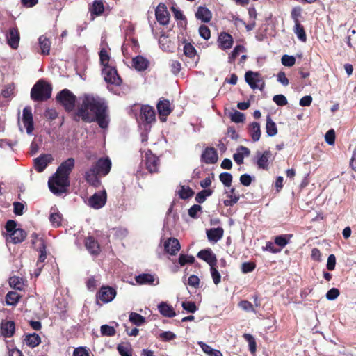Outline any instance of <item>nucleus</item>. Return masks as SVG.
Here are the masks:
<instances>
[{"label": "nucleus", "mask_w": 356, "mask_h": 356, "mask_svg": "<svg viewBox=\"0 0 356 356\" xmlns=\"http://www.w3.org/2000/svg\"><path fill=\"white\" fill-rule=\"evenodd\" d=\"M76 115L87 122L97 121L102 129L108 125L109 119L104 100L92 94H84L79 97Z\"/></svg>", "instance_id": "1"}, {"label": "nucleus", "mask_w": 356, "mask_h": 356, "mask_svg": "<svg viewBox=\"0 0 356 356\" xmlns=\"http://www.w3.org/2000/svg\"><path fill=\"white\" fill-rule=\"evenodd\" d=\"M74 163L73 158L67 159L60 165L54 175L49 179V188L54 194L60 195L67 191L70 185L69 175L74 168Z\"/></svg>", "instance_id": "2"}, {"label": "nucleus", "mask_w": 356, "mask_h": 356, "mask_svg": "<svg viewBox=\"0 0 356 356\" xmlns=\"http://www.w3.org/2000/svg\"><path fill=\"white\" fill-rule=\"evenodd\" d=\"M51 95V86L44 81L40 80L32 88L31 97L34 101H43L49 99Z\"/></svg>", "instance_id": "3"}, {"label": "nucleus", "mask_w": 356, "mask_h": 356, "mask_svg": "<svg viewBox=\"0 0 356 356\" xmlns=\"http://www.w3.org/2000/svg\"><path fill=\"white\" fill-rule=\"evenodd\" d=\"M56 98L67 111H71L74 109L76 97L69 90H63L58 94Z\"/></svg>", "instance_id": "4"}, {"label": "nucleus", "mask_w": 356, "mask_h": 356, "mask_svg": "<svg viewBox=\"0 0 356 356\" xmlns=\"http://www.w3.org/2000/svg\"><path fill=\"white\" fill-rule=\"evenodd\" d=\"M245 79L253 90L259 89L262 90L265 86L264 81L258 72L248 71L245 74Z\"/></svg>", "instance_id": "5"}, {"label": "nucleus", "mask_w": 356, "mask_h": 356, "mask_svg": "<svg viewBox=\"0 0 356 356\" xmlns=\"http://www.w3.org/2000/svg\"><path fill=\"white\" fill-rule=\"evenodd\" d=\"M102 74L106 82L115 86H120L122 83V79L118 75L115 67L107 66L102 68Z\"/></svg>", "instance_id": "6"}, {"label": "nucleus", "mask_w": 356, "mask_h": 356, "mask_svg": "<svg viewBox=\"0 0 356 356\" xmlns=\"http://www.w3.org/2000/svg\"><path fill=\"white\" fill-rule=\"evenodd\" d=\"M107 195L105 190L93 194L88 200V204L95 209H99L102 208L106 202Z\"/></svg>", "instance_id": "7"}, {"label": "nucleus", "mask_w": 356, "mask_h": 356, "mask_svg": "<svg viewBox=\"0 0 356 356\" xmlns=\"http://www.w3.org/2000/svg\"><path fill=\"white\" fill-rule=\"evenodd\" d=\"M140 120L146 123L145 124V129L149 130L150 127L148 125L155 121V111L153 107L144 105L140 108Z\"/></svg>", "instance_id": "8"}, {"label": "nucleus", "mask_w": 356, "mask_h": 356, "mask_svg": "<svg viewBox=\"0 0 356 356\" xmlns=\"http://www.w3.org/2000/svg\"><path fill=\"white\" fill-rule=\"evenodd\" d=\"M116 296V291L111 286H102L97 294V300L108 303L111 302Z\"/></svg>", "instance_id": "9"}, {"label": "nucleus", "mask_w": 356, "mask_h": 356, "mask_svg": "<svg viewBox=\"0 0 356 356\" xmlns=\"http://www.w3.org/2000/svg\"><path fill=\"white\" fill-rule=\"evenodd\" d=\"M155 16L158 22L161 25H167L170 21V13L164 3H159L155 10Z\"/></svg>", "instance_id": "10"}, {"label": "nucleus", "mask_w": 356, "mask_h": 356, "mask_svg": "<svg viewBox=\"0 0 356 356\" xmlns=\"http://www.w3.org/2000/svg\"><path fill=\"white\" fill-rule=\"evenodd\" d=\"M156 107L161 121L165 122L166 117L170 115L172 111L170 102L167 99H161L158 102Z\"/></svg>", "instance_id": "11"}, {"label": "nucleus", "mask_w": 356, "mask_h": 356, "mask_svg": "<svg viewBox=\"0 0 356 356\" xmlns=\"http://www.w3.org/2000/svg\"><path fill=\"white\" fill-rule=\"evenodd\" d=\"M100 175H106L111 170V161L108 158L99 159L92 166Z\"/></svg>", "instance_id": "12"}, {"label": "nucleus", "mask_w": 356, "mask_h": 356, "mask_svg": "<svg viewBox=\"0 0 356 356\" xmlns=\"http://www.w3.org/2000/svg\"><path fill=\"white\" fill-rule=\"evenodd\" d=\"M22 120L26 129L27 134L31 135L33 130V115L31 108L25 107L24 108Z\"/></svg>", "instance_id": "13"}, {"label": "nucleus", "mask_w": 356, "mask_h": 356, "mask_svg": "<svg viewBox=\"0 0 356 356\" xmlns=\"http://www.w3.org/2000/svg\"><path fill=\"white\" fill-rule=\"evenodd\" d=\"M165 251L171 254L175 255L180 250V243L177 238H168L163 243Z\"/></svg>", "instance_id": "14"}, {"label": "nucleus", "mask_w": 356, "mask_h": 356, "mask_svg": "<svg viewBox=\"0 0 356 356\" xmlns=\"http://www.w3.org/2000/svg\"><path fill=\"white\" fill-rule=\"evenodd\" d=\"M218 47L222 50H227L232 48L234 40L232 36L225 32L220 33L218 38Z\"/></svg>", "instance_id": "15"}, {"label": "nucleus", "mask_w": 356, "mask_h": 356, "mask_svg": "<svg viewBox=\"0 0 356 356\" xmlns=\"http://www.w3.org/2000/svg\"><path fill=\"white\" fill-rule=\"evenodd\" d=\"M136 281L139 284H149L156 286L159 284V278L149 273H143L136 276Z\"/></svg>", "instance_id": "16"}, {"label": "nucleus", "mask_w": 356, "mask_h": 356, "mask_svg": "<svg viewBox=\"0 0 356 356\" xmlns=\"http://www.w3.org/2000/svg\"><path fill=\"white\" fill-rule=\"evenodd\" d=\"M145 161L147 168L150 172H155L159 168V159L150 151L145 152Z\"/></svg>", "instance_id": "17"}, {"label": "nucleus", "mask_w": 356, "mask_h": 356, "mask_svg": "<svg viewBox=\"0 0 356 356\" xmlns=\"http://www.w3.org/2000/svg\"><path fill=\"white\" fill-rule=\"evenodd\" d=\"M51 161L52 156L51 154H42L40 156L34 160L35 170L38 172H42Z\"/></svg>", "instance_id": "18"}, {"label": "nucleus", "mask_w": 356, "mask_h": 356, "mask_svg": "<svg viewBox=\"0 0 356 356\" xmlns=\"http://www.w3.org/2000/svg\"><path fill=\"white\" fill-rule=\"evenodd\" d=\"M197 257L206 261L210 266L216 264V257L210 249L200 250L197 254Z\"/></svg>", "instance_id": "19"}, {"label": "nucleus", "mask_w": 356, "mask_h": 356, "mask_svg": "<svg viewBox=\"0 0 356 356\" xmlns=\"http://www.w3.org/2000/svg\"><path fill=\"white\" fill-rule=\"evenodd\" d=\"M8 44L16 49L19 46V33L17 28H11L6 35Z\"/></svg>", "instance_id": "20"}, {"label": "nucleus", "mask_w": 356, "mask_h": 356, "mask_svg": "<svg viewBox=\"0 0 356 356\" xmlns=\"http://www.w3.org/2000/svg\"><path fill=\"white\" fill-rule=\"evenodd\" d=\"M26 237V233L22 229H17V230H14L9 234L6 238V241L8 243H13L14 244H17L22 242Z\"/></svg>", "instance_id": "21"}, {"label": "nucleus", "mask_w": 356, "mask_h": 356, "mask_svg": "<svg viewBox=\"0 0 356 356\" xmlns=\"http://www.w3.org/2000/svg\"><path fill=\"white\" fill-rule=\"evenodd\" d=\"M257 164L259 168L267 169L268 166V161L271 157V152L268 150L261 153H257Z\"/></svg>", "instance_id": "22"}, {"label": "nucleus", "mask_w": 356, "mask_h": 356, "mask_svg": "<svg viewBox=\"0 0 356 356\" xmlns=\"http://www.w3.org/2000/svg\"><path fill=\"white\" fill-rule=\"evenodd\" d=\"M99 175V174L96 171V170L92 167L89 170L86 172L85 179L90 185L95 187H98L101 184L98 177Z\"/></svg>", "instance_id": "23"}, {"label": "nucleus", "mask_w": 356, "mask_h": 356, "mask_svg": "<svg viewBox=\"0 0 356 356\" xmlns=\"http://www.w3.org/2000/svg\"><path fill=\"white\" fill-rule=\"evenodd\" d=\"M224 230L222 227L212 228L207 230V236L209 241L216 243L223 236Z\"/></svg>", "instance_id": "24"}, {"label": "nucleus", "mask_w": 356, "mask_h": 356, "mask_svg": "<svg viewBox=\"0 0 356 356\" xmlns=\"http://www.w3.org/2000/svg\"><path fill=\"white\" fill-rule=\"evenodd\" d=\"M202 159L206 163H215L218 160V154L214 148H207L202 154Z\"/></svg>", "instance_id": "25"}, {"label": "nucleus", "mask_w": 356, "mask_h": 356, "mask_svg": "<svg viewBox=\"0 0 356 356\" xmlns=\"http://www.w3.org/2000/svg\"><path fill=\"white\" fill-rule=\"evenodd\" d=\"M158 309L160 314L165 317L172 318L176 315L174 308L166 302H161L158 305Z\"/></svg>", "instance_id": "26"}, {"label": "nucleus", "mask_w": 356, "mask_h": 356, "mask_svg": "<svg viewBox=\"0 0 356 356\" xmlns=\"http://www.w3.org/2000/svg\"><path fill=\"white\" fill-rule=\"evenodd\" d=\"M227 193L228 199L225 200L223 203L226 207H232L240 199V194L236 190L235 188H232L229 191L226 192Z\"/></svg>", "instance_id": "27"}, {"label": "nucleus", "mask_w": 356, "mask_h": 356, "mask_svg": "<svg viewBox=\"0 0 356 356\" xmlns=\"http://www.w3.org/2000/svg\"><path fill=\"white\" fill-rule=\"evenodd\" d=\"M15 325L13 321H4L1 325V334L5 337H10L15 332Z\"/></svg>", "instance_id": "28"}, {"label": "nucleus", "mask_w": 356, "mask_h": 356, "mask_svg": "<svg viewBox=\"0 0 356 356\" xmlns=\"http://www.w3.org/2000/svg\"><path fill=\"white\" fill-rule=\"evenodd\" d=\"M195 16L202 22H209L212 18V13L207 8L200 6L197 8Z\"/></svg>", "instance_id": "29"}, {"label": "nucleus", "mask_w": 356, "mask_h": 356, "mask_svg": "<svg viewBox=\"0 0 356 356\" xmlns=\"http://www.w3.org/2000/svg\"><path fill=\"white\" fill-rule=\"evenodd\" d=\"M148 60L141 56H137L132 60L133 67L138 71H143L148 67Z\"/></svg>", "instance_id": "30"}, {"label": "nucleus", "mask_w": 356, "mask_h": 356, "mask_svg": "<svg viewBox=\"0 0 356 356\" xmlns=\"http://www.w3.org/2000/svg\"><path fill=\"white\" fill-rule=\"evenodd\" d=\"M33 243H38V246H35V248L40 252L39 259L38 261V265H39L40 263L44 262V260L47 259L46 247L44 241L42 238H38L37 237L36 241H33Z\"/></svg>", "instance_id": "31"}, {"label": "nucleus", "mask_w": 356, "mask_h": 356, "mask_svg": "<svg viewBox=\"0 0 356 356\" xmlns=\"http://www.w3.org/2000/svg\"><path fill=\"white\" fill-rule=\"evenodd\" d=\"M87 250L92 254H97L99 252V246L97 241L92 237H88L85 241Z\"/></svg>", "instance_id": "32"}, {"label": "nucleus", "mask_w": 356, "mask_h": 356, "mask_svg": "<svg viewBox=\"0 0 356 356\" xmlns=\"http://www.w3.org/2000/svg\"><path fill=\"white\" fill-rule=\"evenodd\" d=\"M249 133L253 141H258L261 137V129L259 124L256 122L251 123L249 127Z\"/></svg>", "instance_id": "33"}, {"label": "nucleus", "mask_w": 356, "mask_h": 356, "mask_svg": "<svg viewBox=\"0 0 356 356\" xmlns=\"http://www.w3.org/2000/svg\"><path fill=\"white\" fill-rule=\"evenodd\" d=\"M49 220L54 227H59L61 225L62 216L61 214L55 208L51 209V214Z\"/></svg>", "instance_id": "34"}, {"label": "nucleus", "mask_w": 356, "mask_h": 356, "mask_svg": "<svg viewBox=\"0 0 356 356\" xmlns=\"http://www.w3.org/2000/svg\"><path fill=\"white\" fill-rule=\"evenodd\" d=\"M266 134L270 137H273L277 134V128L276 124L273 121L269 115L266 118Z\"/></svg>", "instance_id": "35"}, {"label": "nucleus", "mask_w": 356, "mask_h": 356, "mask_svg": "<svg viewBox=\"0 0 356 356\" xmlns=\"http://www.w3.org/2000/svg\"><path fill=\"white\" fill-rule=\"evenodd\" d=\"M24 340L26 343L32 348L38 346L41 342L40 336L35 333L26 335Z\"/></svg>", "instance_id": "36"}, {"label": "nucleus", "mask_w": 356, "mask_h": 356, "mask_svg": "<svg viewBox=\"0 0 356 356\" xmlns=\"http://www.w3.org/2000/svg\"><path fill=\"white\" fill-rule=\"evenodd\" d=\"M104 10V3L101 0H96L90 8L91 15H100Z\"/></svg>", "instance_id": "37"}, {"label": "nucleus", "mask_w": 356, "mask_h": 356, "mask_svg": "<svg viewBox=\"0 0 356 356\" xmlns=\"http://www.w3.org/2000/svg\"><path fill=\"white\" fill-rule=\"evenodd\" d=\"M39 44L41 53L44 55H48L50 51L51 42L45 36L42 35L39 38Z\"/></svg>", "instance_id": "38"}, {"label": "nucleus", "mask_w": 356, "mask_h": 356, "mask_svg": "<svg viewBox=\"0 0 356 356\" xmlns=\"http://www.w3.org/2000/svg\"><path fill=\"white\" fill-rule=\"evenodd\" d=\"M293 31L300 41H306L307 36L305 32V29L300 23L294 24Z\"/></svg>", "instance_id": "39"}, {"label": "nucleus", "mask_w": 356, "mask_h": 356, "mask_svg": "<svg viewBox=\"0 0 356 356\" xmlns=\"http://www.w3.org/2000/svg\"><path fill=\"white\" fill-rule=\"evenodd\" d=\"M20 298V296L15 292L10 291L6 296V302L8 305H15Z\"/></svg>", "instance_id": "40"}, {"label": "nucleus", "mask_w": 356, "mask_h": 356, "mask_svg": "<svg viewBox=\"0 0 356 356\" xmlns=\"http://www.w3.org/2000/svg\"><path fill=\"white\" fill-rule=\"evenodd\" d=\"M178 194L180 198L186 200L193 196V191L189 186H181Z\"/></svg>", "instance_id": "41"}, {"label": "nucleus", "mask_w": 356, "mask_h": 356, "mask_svg": "<svg viewBox=\"0 0 356 356\" xmlns=\"http://www.w3.org/2000/svg\"><path fill=\"white\" fill-rule=\"evenodd\" d=\"M291 234L277 236L275 238V243L281 248L286 246L291 238Z\"/></svg>", "instance_id": "42"}, {"label": "nucleus", "mask_w": 356, "mask_h": 356, "mask_svg": "<svg viewBox=\"0 0 356 356\" xmlns=\"http://www.w3.org/2000/svg\"><path fill=\"white\" fill-rule=\"evenodd\" d=\"M129 321L133 324L137 326H140L145 323V318L138 313L131 312L129 315Z\"/></svg>", "instance_id": "43"}, {"label": "nucleus", "mask_w": 356, "mask_h": 356, "mask_svg": "<svg viewBox=\"0 0 356 356\" xmlns=\"http://www.w3.org/2000/svg\"><path fill=\"white\" fill-rule=\"evenodd\" d=\"M99 58L101 65L103 67H106L107 66H112L110 64V56L108 54V52L102 49L99 52Z\"/></svg>", "instance_id": "44"}, {"label": "nucleus", "mask_w": 356, "mask_h": 356, "mask_svg": "<svg viewBox=\"0 0 356 356\" xmlns=\"http://www.w3.org/2000/svg\"><path fill=\"white\" fill-rule=\"evenodd\" d=\"M9 283L11 287L18 290H22L24 285L22 280L16 276L11 277Z\"/></svg>", "instance_id": "45"}, {"label": "nucleus", "mask_w": 356, "mask_h": 356, "mask_svg": "<svg viewBox=\"0 0 356 356\" xmlns=\"http://www.w3.org/2000/svg\"><path fill=\"white\" fill-rule=\"evenodd\" d=\"M245 51V48L241 45H237L235 47L234 50L229 54L228 57L229 62L232 63L234 62L236 58L239 55L241 52H243Z\"/></svg>", "instance_id": "46"}, {"label": "nucleus", "mask_w": 356, "mask_h": 356, "mask_svg": "<svg viewBox=\"0 0 356 356\" xmlns=\"http://www.w3.org/2000/svg\"><path fill=\"white\" fill-rule=\"evenodd\" d=\"M243 338L248 342L249 348L252 353L256 351L257 344L252 335L250 334H244Z\"/></svg>", "instance_id": "47"}, {"label": "nucleus", "mask_w": 356, "mask_h": 356, "mask_svg": "<svg viewBox=\"0 0 356 356\" xmlns=\"http://www.w3.org/2000/svg\"><path fill=\"white\" fill-rule=\"evenodd\" d=\"M219 179L220 181L227 187L231 186L232 181V176L229 172H222L220 175Z\"/></svg>", "instance_id": "48"}, {"label": "nucleus", "mask_w": 356, "mask_h": 356, "mask_svg": "<svg viewBox=\"0 0 356 356\" xmlns=\"http://www.w3.org/2000/svg\"><path fill=\"white\" fill-rule=\"evenodd\" d=\"M238 306L243 310L248 312H254L256 313L254 306L248 300H242L238 303Z\"/></svg>", "instance_id": "49"}, {"label": "nucleus", "mask_w": 356, "mask_h": 356, "mask_svg": "<svg viewBox=\"0 0 356 356\" xmlns=\"http://www.w3.org/2000/svg\"><path fill=\"white\" fill-rule=\"evenodd\" d=\"M229 117L232 122L236 123L242 122L245 120L244 114L238 111H234L230 113Z\"/></svg>", "instance_id": "50"}, {"label": "nucleus", "mask_w": 356, "mask_h": 356, "mask_svg": "<svg viewBox=\"0 0 356 356\" xmlns=\"http://www.w3.org/2000/svg\"><path fill=\"white\" fill-rule=\"evenodd\" d=\"M101 334L103 336H108L111 337L115 335V330L113 327L108 325H103L101 326Z\"/></svg>", "instance_id": "51"}, {"label": "nucleus", "mask_w": 356, "mask_h": 356, "mask_svg": "<svg viewBox=\"0 0 356 356\" xmlns=\"http://www.w3.org/2000/svg\"><path fill=\"white\" fill-rule=\"evenodd\" d=\"M212 191L211 190H203L200 192H199L195 197V200L198 203H203L207 197H209L211 195Z\"/></svg>", "instance_id": "52"}, {"label": "nucleus", "mask_w": 356, "mask_h": 356, "mask_svg": "<svg viewBox=\"0 0 356 356\" xmlns=\"http://www.w3.org/2000/svg\"><path fill=\"white\" fill-rule=\"evenodd\" d=\"M195 258L193 256L188 254H180L178 260L181 266H183L186 264H193Z\"/></svg>", "instance_id": "53"}, {"label": "nucleus", "mask_w": 356, "mask_h": 356, "mask_svg": "<svg viewBox=\"0 0 356 356\" xmlns=\"http://www.w3.org/2000/svg\"><path fill=\"white\" fill-rule=\"evenodd\" d=\"M210 272L215 284H218L221 281V275L216 269V266H210Z\"/></svg>", "instance_id": "54"}, {"label": "nucleus", "mask_w": 356, "mask_h": 356, "mask_svg": "<svg viewBox=\"0 0 356 356\" xmlns=\"http://www.w3.org/2000/svg\"><path fill=\"white\" fill-rule=\"evenodd\" d=\"M302 9L300 7H295L291 10V18L293 20L294 24L300 23V17H301Z\"/></svg>", "instance_id": "55"}, {"label": "nucleus", "mask_w": 356, "mask_h": 356, "mask_svg": "<svg viewBox=\"0 0 356 356\" xmlns=\"http://www.w3.org/2000/svg\"><path fill=\"white\" fill-rule=\"evenodd\" d=\"M184 52L186 56L190 57V58L194 57L196 54L195 49L194 48V47L192 44H191L189 43L186 44L184 45Z\"/></svg>", "instance_id": "56"}, {"label": "nucleus", "mask_w": 356, "mask_h": 356, "mask_svg": "<svg viewBox=\"0 0 356 356\" xmlns=\"http://www.w3.org/2000/svg\"><path fill=\"white\" fill-rule=\"evenodd\" d=\"M202 211V207L199 204H194L188 210V215L193 218H197L198 213Z\"/></svg>", "instance_id": "57"}, {"label": "nucleus", "mask_w": 356, "mask_h": 356, "mask_svg": "<svg viewBox=\"0 0 356 356\" xmlns=\"http://www.w3.org/2000/svg\"><path fill=\"white\" fill-rule=\"evenodd\" d=\"M296 58L293 56L284 55L282 58V63L284 66L291 67L295 64Z\"/></svg>", "instance_id": "58"}, {"label": "nucleus", "mask_w": 356, "mask_h": 356, "mask_svg": "<svg viewBox=\"0 0 356 356\" xmlns=\"http://www.w3.org/2000/svg\"><path fill=\"white\" fill-rule=\"evenodd\" d=\"M200 35L204 40H208L211 37L209 29L205 25H201L199 28Z\"/></svg>", "instance_id": "59"}, {"label": "nucleus", "mask_w": 356, "mask_h": 356, "mask_svg": "<svg viewBox=\"0 0 356 356\" xmlns=\"http://www.w3.org/2000/svg\"><path fill=\"white\" fill-rule=\"evenodd\" d=\"M325 140L330 145H333L335 142V132L334 129H330L325 135Z\"/></svg>", "instance_id": "60"}, {"label": "nucleus", "mask_w": 356, "mask_h": 356, "mask_svg": "<svg viewBox=\"0 0 356 356\" xmlns=\"http://www.w3.org/2000/svg\"><path fill=\"white\" fill-rule=\"evenodd\" d=\"M118 350L121 356H132L131 349L128 346L119 345L118 346Z\"/></svg>", "instance_id": "61"}, {"label": "nucleus", "mask_w": 356, "mask_h": 356, "mask_svg": "<svg viewBox=\"0 0 356 356\" xmlns=\"http://www.w3.org/2000/svg\"><path fill=\"white\" fill-rule=\"evenodd\" d=\"M340 293L338 289L332 288L326 293V298L328 300H334L339 296Z\"/></svg>", "instance_id": "62"}, {"label": "nucleus", "mask_w": 356, "mask_h": 356, "mask_svg": "<svg viewBox=\"0 0 356 356\" xmlns=\"http://www.w3.org/2000/svg\"><path fill=\"white\" fill-rule=\"evenodd\" d=\"M159 337L165 341H168L174 339L176 337V335L171 331H165L161 332L159 334Z\"/></svg>", "instance_id": "63"}, {"label": "nucleus", "mask_w": 356, "mask_h": 356, "mask_svg": "<svg viewBox=\"0 0 356 356\" xmlns=\"http://www.w3.org/2000/svg\"><path fill=\"white\" fill-rule=\"evenodd\" d=\"M73 356H89V353L86 348L79 347L74 349Z\"/></svg>", "instance_id": "64"}]
</instances>
